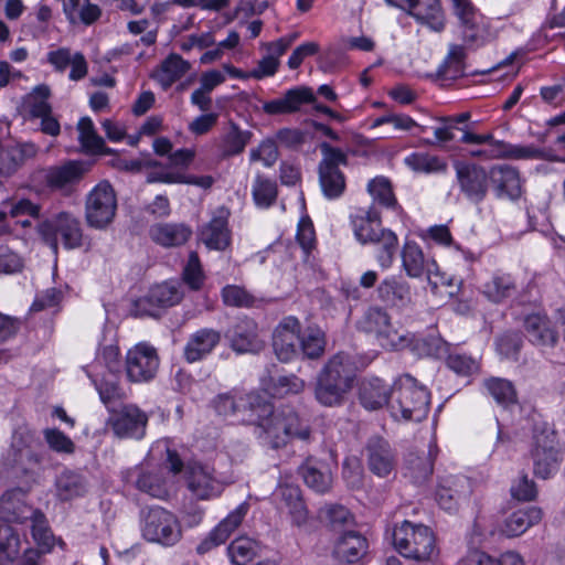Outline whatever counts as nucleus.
<instances>
[{"mask_svg":"<svg viewBox=\"0 0 565 565\" xmlns=\"http://www.w3.org/2000/svg\"><path fill=\"white\" fill-rule=\"evenodd\" d=\"M248 424L255 426L254 434L257 439L271 449L285 447L295 438L308 440L310 437L309 426L294 408H274L265 397L255 415L248 418Z\"/></svg>","mask_w":565,"mask_h":565,"instance_id":"obj_1","label":"nucleus"},{"mask_svg":"<svg viewBox=\"0 0 565 565\" xmlns=\"http://www.w3.org/2000/svg\"><path fill=\"white\" fill-rule=\"evenodd\" d=\"M430 394L409 374L401 375L391 388V414L395 419L420 422L428 415Z\"/></svg>","mask_w":565,"mask_h":565,"instance_id":"obj_2","label":"nucleus"},{"mask_svg":"<svg viewBox=\"0 0 565 565\" xmlns=\"http://www.w3.org/2000/svg\"><path fill=\"white\" fill-rule=\"evenodd\" d=\"M358 329L374 334L384 349L402 350L408 348L413 342L411 333L394 328L386 310L377 306L365 310L358 321Z\"/></svg>","mask_w":565,"mask_h":565,"instance_id":"obj_3","label":"nucleus"},{"mask_svg":"<svg viewBox=\"0 0 565 565\" xmlns=\"http://www.w3.org/2000/svg\"><path fill=\"white\" fill-rule=\"evenodd\" d=\"M322 159L318 166L319 184L329 200L340 198L345 191V177L340 166L348 164V154L328 142L320 143Z\"/></svg>","mask_w":565,"mask_h":565,"instance_id":"obj_4","label":"nucleus"},{"mask_svg":"<svg viewBox=\"0 0 565 565\" xmlns=\"http://www.w3.org/2000/svg\"><path fill=\"white\" fill-rule=\"evenodd\" d=\"M25 492L21 488L6 491L0 498V520L30 527V530H49L45 515L24 503Z\"/></svg>","mask_w":565,"mask_h":565,"instance_id":"obj_5","label":"nucleus"},{"mask_svg":"<svg viewBox=\"0 0 565 565\" xmlns=\"http://www.w3.org/2000/svg\"><path fill=\"white\" fill-rule=\"evenodd\" d=\"M117 211V198L109 182L93 188L85 201V220L88 226L104 230L113 223Z\"/></svg>","mask_w":565,"mask_h":565,"instance_id":"obj_6","label":"nucleus"},{"mask_svg":"<svg viewBox=\"0 0 565 565\" xmlns=\"http://www.w3.org/2000/svg\"><path fill=\"white\" fill-rule=\"evenodd\" d=\"M533 473L541 479L552 478L559 469L562 455L558 448L557 436L553 430L535 433L531 450Z\"/></svg>","mask_w":565,"mask_h":565,"instance_id":"obj_7","label":"nucleus"},{"mask_svg":"<svg viewBox=\"0 0 565 565\" xmlns=\"http://www.w3.org/2000/svg\"><path fill=\"white\" fill-rule=\"evenodd\" d=\"M186 489L198 500H212L224 491V484L210 465L189 462L184 469Z\"/></svg>","mask_w":565,"mask_h":565,"instance_id":"obj_8","label":"nucleus"},{"mask_svg":"<svg viewBox=\"0 0 565 565\" xmlns=\"http://www.w3.org/2000/svg\"><path fill=\"white\" fill-rule=\"evenodd\" d=\"M39 232L45 238L60 237L66 249H75L83 245L81 221L70 212H60L39 225Z\"/></svg>","mask_w":565,"mask_h":565,"instance_id":"obj_9","label":"nucleus"},{"mask_svg":"<svg viewBox=\"0 0 565 565\" xmlns=\"http://www.w3.org/2000/svg\"><path fill=\"white\" fill-rule=\"evenodd\" d=\"M263 399L264 396L254 392L232 391L218 394L213 399V406L218 415L248 424V418L255 415Z\"/></svg>","mask_w":565,"mask_h":565,"instance_id":"obj_10","label":"nucleus"},{"mask_svg":"<svg viewBox=\"0 0 565 565\" xmlns=\"http://www.w3.org/2000/svg\"><path fill=\"white\" fill-rule=\"evenodd\" d=\"M157 350L146 343H138L126 354L125 370L127 379L134 383L151 381L159 369Z\"/></svg>","mask_w":565,"mask_h":565,"instance_id":"obj_11","label":"nucleus"},{"mask_svg":"<svg viewBox=\"0 0 565 565\" xmlns=\"http://www.w3.org/2000/svg\"><path fill=\"white\" fill-rule=\"evenodd\" d=\"M455 13L460 20L462 40L469 46H482L490 40V31L483 18L469 0H452Z\"/></svg>","mask_w":565,"mask_h":565,"instance_id":"obj_12","label":"nucleus"},{"mask_svg":"<svg viewBox=\"0 0 565 565\" xmlns=\"http://www.w3.org/2000/svg\"><path fill=\"white\" fill-rule=\"evenodd\" d=\"M183 298L181 286L174 281H166L153 286L149 292L135 301V316H157L158 308L178 305Z\"/></svg>","mask_w":565,"mask_h":565,"instance_id":"obj_13","label":"nucleus"},{"mask_svg":"<svg viewBox=\"0 0 565 565\" xmlns=\"http://www.w3.org/2000/svg\"><path fill=\"white\" fill-rule=\"evenodd\" d=\"M397 552L407 558L429 559L436 550L434 532H393Z\"/></svg>","mask_w":565,"mask_h":565,"instance_id":"obj_14","label":"nucleus"},{"mask_svg":"<svg viewBox=\"0 0 565 565\" xmlns=\"http://www.w3.org/2000/svg\"><path fill=\"white\" fill-rule=\"evenodd\" d=\"M299 320L289 316L284 318L273 334V348L277 359L289 362L299 354Z\"/></svg>","mask_w":565,"mask_h":565,"instance_id":"obj_15","label":"nucleus"},{"mask_svg":"<svg viewBox=\"0 0 565 565\" xmlns=\"http://www.w3.org/2000/svg\"><path fill=\"white\" fill-rule=\"evenodd\" d=\"M456 175L461 192L473 202L480 203L488 193L489 175L484 168L476 164H457Z\"/></svg>","mask_w":565,"mask_h":565,"instance_id":"obj_16","label":"nucleus"},{"mask_svg":"<svg viewBox=\"0 0 565 565\" xmlns=\"http://www.w3.org/2000/svg\"><path fill=\"white\" fill-rule=\"evenodd\" d=\"M230 210L220 206L211 220L202 226L199 237L209 249L224 250L231 244V230L228 228Z\"/></svg>","mask_w":565,"mask_h":565,"instance_id":"obj_17","label":"nucleus"},{"mask_svg":"<svg viewBox=\"0 0 565 565\" xmlns=\"http://www.w3.org/2000/svg\"><path fill=\"white\" fill-rule=\"evenodd\" d=\"M367 468L380 478H385L394 470L396 465L395 454L382 437H371L364 448Z\"/></svg>","mask_w":565,"mask_h":565,"instance_id":"obj_18","label":"nucleus"},{"mask_svg":"<svg viewBox=\"0 0 565 565\" xmlns=\"http://www.w3.org/2000/svg\"><path fill=\"white\" fill-rule=\"evenodd\" d=\"M147 423V415L134 405L122 407L109 419L111 430L119 438H141Z\"/></svg>","mask_w":565,"mask_h":565,"instance_id":"obj_19","label":"nucleus"},{"mask_svg":"<svg viewBox=\"0 0 565 565\" xmlns=\"http://www.w3.org/2000/svg\"><path fill=\"white\" fill-rule=\"evenodd\" d=\"M225 338L231 348L237 353H257L264 348V342L258 337V328L254 320L244 318L233 324Z\"/></svg>","mask_w":565,"mask_h":565,"instance_id":"obj_20","label":"nucleus"},{"mask_svg":"<svg viewBox=\"0 0 565 565\" xmlns=\"http://www.w3.org/2000/svg\"><path fill=\"white\" fill-rule=\"evenodd\" d=\"M469 492V482L463 476H446L438 481L436 501L441 509L456 512Z\"/></svg>","mask_w":565,"mask_h":565,"instance_id":"obj_21","label":"nucleus"},{"mask_svg":"<svg viewBox=\"0 0 565 565\" xmlns=\"http://www.w3.org/2000/svg\"><path fill=\"white\" fill-rule=\"evenodd\" d=\"M488 175L499 199L516 200L521 196V179L515 168L508 164H498L490 169Z\"/></svg>","mask_w":565,"mask_h":565,"instance_id":"obj_22","label":"nucleus"},{"mask_svg":"<svg viewBox=\"0 0 565 565\" xmlns=\"http://www.w3.org/2000/svg\"><path fill=\"white\" fill-rule=\"evenodd\" d=\"M316 97L308 87L288 89L281 97L265 102L263 111L270 116L292 114L300 109L303 104H312Z\"/></svg>","mask_w":565,"mask_h":565,"instance_id":"obj_23","label":"nucleus"},{"mask_svg":"<svg viewBox=\"0 0 565 565\" xmlns=\"http://www.w3.org/2000/svg\"><path fill=\"white\" fill-rule=\"evenodd\" d=\"M401 257L402 267L411 278H420L424 275L429 276L437 266L436 262L427 257L422 247L414 241H406L404 243Z\"/></svg>","mask_w":565,"mask_h":565,"instance_id":"obj_24","label":"nucleus"},{"mask_svg":"<svg viewBox=\"0 0 565 565\" xmlns=\"http://www.w3.org/2000/svg\"><path fill=\"white\" fill-rule=\"evenodd\" d=\"M88 169L89 166L83 161L70 160L44 170L43 178L50 189L61 190L79 181Z\"/></svg>","mask_w":565,"mask_h":565,"instance_id":"obj_25","label":"nucleus"},{"mask_svg":"<svg viewBox=\"0 0 565 565\" xmlns=\"http://www.w3.org/2000/svg\"><path fill=\"white\" fill-rule=\"evenodd\" d=\"M46 61L58 73L65 72V70L71 66L68 75L71 81L83 79L88 72V65L85 56L79 52L72 54L68 47H60L47 52Z\"/></svg>","mask_w":565,"mask_h":565,"instance_id":"obj_26","label":"nucleus"},{"mask_svg":"<svg viewBox=\"0 0 565 565\" xmlns=\"http://www.w3.org/2000/svg\"><path fill=\"white\" fill-rule=\"evenodd\" d=\"M350 222L355 238L363 245L370 244L379 236L377 233L385 230L382 227L380 212L373 206L351 214Z\"/></svg>","mask_w":565,"mask_h":565,"instance_id":"obj_27","label":"nucleus"},{"mask_svg":"<svg viewBox=\"0 0 565 565\" xmlns=\"http://www.w3.org/2000/svg\"><path fill=\"white\" fill-rule=\"evenodd\" d=\"M36 547L22 546L14 565H44V555L50 553L57 543L63 547L64 542L57 540L53 532H32Z\"/></svg>","mask_w":565,"mask_h":565,"instance_id":"obj_28","label":"nucleus"},{"mask_svg":"<svg viewBox=\"0 0 565 565\" xmlns=\"http://www.w3.org/2000/svg\"><path fill=\"white\" fill-rule=\"evenodd\" d=\"M30 439L26 433L14 431L11 448L8 452L10 463L19 467L23 472L31 471L34 467L40 466L42 461V457L30 448Z\"/></svg>","mask_w":565,"mask_h":565,"instance_id":"obj_29","label":"nucleus"},{"mask_svg":"<svg viewBox=\"0 0 565 565\" xmlns=\"http://www.w3.org/2000/svg\"><path fill=\"white\" fill-rule=\"evenodd\" d=\"M149 236L162 247H179L191 238L192 230L184 223H157L150 227Z\"/></svg>","mask_w":565,"mask_h":565,"instance_id":"obj_30","label":"nucleus"},{"mask_svg":"<svg viewBox=\"0 0 565 565\" xmlns=\"http://www.w3.org/2000/svg\"><path fill=\"white\" fill-rule=\"evenodd\" d=\"M221 334L211 328H203L192 333L184 347V359L196 362L207 356L220 343Z\"/></svg>","mask_w":565,"mask_h":565,"instance_id":"obj_31","label":"nucleus"},{"mask_svg":"<svg viewBox=\"0 0 565 565\" xmlns=\"http://www.w3.org/2000/svg\"><path fill=\"white\" fill-rule=\"evenodd\" d=\"M274 498L288 509L295 526H301L308 519V511L301 497L298 486L291 483H279L274 492Z\"/></svg>","mask_w":565,"mask_h":565,"instance_id":"obj_32","label":"nucleus"},{"mask_svg":"<svg viewBox=\"0 0 565 565\" xmlns=\"http://www.w3.org/2000/svg\"><path fill=\"white\" fill-rule=\"evenodd\" d=\"M407 13L418 23L427 25L435 32H440L445 28V18L439 0H412Z\"/></svg>","mask_w":565,"mask_h":565,"instance_id":"obj_33","label":"nucleus"},{"mask_svg":"<svg viewBox=\"0 0 565 565\" xmlns=\"http://www.w3.org/2000/svg\"><path fill=\"white\" fill-rule=\"evenodd\" d=\"M524 331L529 341L540 348H553L558 340L546 316L529 315L524 320Z\"/></svg>","mask_w":565,"mask_h":565,"instance_id":"obj_34","label":"nucleus"},{"mask_svg":"<svg viewBox=\"0 0 565 565\" xmlns=\"http://www.w3.org/2000/svg\"><path fill=\"white\" fill-rule=\"evenodd\" d=\"M376 291L382 301L398 308L408 307L413 302L409 284L396 276L382 280Z\"/></svg>","mask_w":565,"mask_h":565,"instance_id":"obj_35","label":"nucleus"},{"mask_svg":"<svg viewBox=\"0 0 565 565\" xmlns=\"http://www.w3.org/2000/svg\"><path fill=\"white\" fill-rule=\"evenodd\" d=\"M367 551V541L360 532H342L334 546L337 558L347 563H355Z\"/></svg>","mask_w":565,"mask_h":565,"instance_id":"obj_36","label":"nucleus"},{"mask_svg":"<svg viewBox=\"0 0 565 565\" xmlns=\"http://www.w3.org/2000/svg\"><path fill=\"white\" fill-rule=\"evenodd\" d=\"M88 489L85 477L72 470L61 472L55 480L56 495L62 501L83 497Z\"/></svg>","mask_w":565,"mask_h":565,"instance_id":"obj_37","label":"nucleus"},{"mask_svg":"<svg viewBox=\"0 0 565 565\" xmlns=\"http://www.w3.org/2000/svg\"><path fill=\"white\" fill-rule=\"evenodd\" d=\"M305 483L318 493H327L332 487V473L326 463L306 461L300 467Z\"/></svg>","mask_w":565,"mask_h":565,"instance_id":"obj_38","label":"nucleus"},{"mask_svg":"<svg viewBox=\"0 0 565 565\" xmlns=\"http://www.w3.org/2000/svg\"><path fill=\"white\" fill-rule=\"evenodd\" d=\"M317 518L321 525L334 530L358 525L353 513L347 507L339 503H329L321 507Z\"/></svg>","mask_w":565,"mask_h":565,"instance_id":"obj_39","label":"nucleus"},{"mask_svg":"<svg viewBox=\"0 0 565 565\" xmlns=\"http://www.w3.org/2000/svg\"><path fill=\"white\" fill-rule=\"evenodd\" d=\"M320 376L330 377L332 382L351 388L354 369L351 358L344 353L334 354L321 370Z\"/></svg>","mask_w":565,"mask_h":565,"instance_id":"obj_40","label":"nucleus"},{"mask_svg":"<svg viewBox=\"0 0 565 565\" xmlns=\"http://www.w3.org/2000/svg\"><path fill=\"white\" fill-rule=\"evenodd\" d=\"M391 398V390L380 379L364 381L360 388L361 404L370 411H375L387 405Z\"/></svg>","mask_w":565,"mask_h":565,"instance_id":"obj_41","label":"nucleus"},{"mask_svg":"<svg viewBox=\"0 0 565 565\" xmlns=\"http://www.w3.org/2000/svg\"><path fill=\"white\" fill-rule=\"evenodd\" d=\"M466 56L462 45L450 44L446 57L437 68V76L443 79H457L463 76Z\"/></svg>","mask_w":565,"mask_h":565,"instance_id":"obj_42","label":"nucleus"},{"mask_svg":"<svg viewBox=\"0 0 565 565\" xmlns=\"http://www.w3.org/2000/svg\"><path fill=\"white\" fill-rule=\"evenodd\" d=\"M299 353L307 359H319L326 349V334L318 326H308L301 330L299 326Z\"/></svg>","mask_w":565,"mask_h":565,"instance_id":"obj_43","label":"nucleus"},{"mask_svg":"<svg viewBox=\"0 0 565 565\" xmlns=\"http://www.w3.org/2000/svg\"><path fill=\"white\" fill-rule=\"evenodd\" d=\"M379 236L370 244L375 245L374 255L381 269L386 270L392 267L398 248L397 235L386 228L377 233Z\"/></svg>","mask_w":565,"mask_h":565,"instance_id":"obj_44","label":"nucleus"},{"mask_svg":"<svg viewBox=\"0 0 565 565\" xmlns=\"http://www.w3.org/2000/svg\"><path fill=\"white\" fill-rule=\"evenodd\" d=\"M78 140L83 150L89 154H110L111 149L105 146L104 139L95 131L94 124L89 117H83L77 124Z\"/></svg>","mask_w":565,"mask_h":565,"instance_id":"obj_45","label":"nucleus"},{"mask_svg":"<svg viewBox=\"0 0 565 565\" xmlns=\"http://www.w3.org/2000/svg\"><path fill=\"white\" fill-rule=\"evenodd\" d=\"M516 290L514 278L510 274L495 273L482 286L483 295L492 302H501Z\"/></svg>","mask_w":565,"mask_h":565,"instance_id":"obj_46","label":"nucleus"},{"mask_svg":"<svg viewBox=\"0 0 565 565\" xmlns=\"http://www.w3.org/2000/svg\"><path fill=\"white\" fill-rule=\"evenodd\" d=\"M190 68V64L178 54H170L160 65L154 74V78L168 89L173 83L179 81Z\"/></svg>","mask_w":565,"mask_h":565,"instance_id":"obj_47","label":"nucleus"},{"mask_svg":"<svg viewBox=\"0 0 565 565\" xmlns=\"http://www.w3.org/2000/svg\"><path fill=\"white\" fill-rule=\"evenodd\" d=\"M252 132L242 130L236 124L230 122L227 130L220 139V149L225 158L242 153L249 142Z\"/></svg>","mask_w":565,"mask_h":565,"instance_id":"obj_48","label":"nucleus"},{"mask_svg":"<svg viewBox=\"0 0 565 565\" xmlns=\"http://www.w3.org/2000/svg\"><path fill=\"white\" fill-rule=\"evenodd\" d=\"M367 192L373 201L385 209L394 211L396 214L403 212L398 204L392 188L391 181L385 177H376L367 183Z\"/></svg>","mask_w":565,"mask_h":565,"instance_id":"obj_49","label":"nucleus"},{"mask_svg":"<svg viewBox=\"0 0 565 565\" xmlns=\"http://www.w3.org/2000/svg\"><path fill=\"white\" fill-rule=\"evenodd\" d=\"M136 487L157 499H167L171 491L170 483L161 472L142 471L136 480Z\"/></svg>","mask_w":565,"mask_h":565,"instance_id":"obj_50","label":"nucleus"},{"mask_svg":"<svg viewBox=\"0 0 565 565\" xmlns=\"http://www.w3.org/2000/svg\"><path fill=\"white\" fill-rule=\"evenodd\" d=\"M36 147L33 143H20L9 147L0 154V160L3 164V169L7 172H14L29 159H32L36 154Z\"/></svg>","mask_w":565,"mask_h":565,"instance_id":"obj_51","label":"nucleus"},{"mask_svg":"<svg viewBox=\"0 0 565 565\" xmlns=\"http://www.w3.org/2000/svg\"><path fill=\"white\" fill-rule=\"evenodd\" d=\"M349 390L345 385L332 382L330 377L319 375L316 386V398L324 406H335L342 402L344 394Z\"/></svg>","mask_w":565,"mask_h":565,"instance_id":"obj_52","label":"nucleus"},{"mask_svg":"<svg viewBox=\"0 0 565 565\" xmlns=\"http://www.w3.org/2000/svg\"><path fill=\"white\" fill-rule=\"evenodd\" d=\"M483 385L499 405L507 407L518 402L515 387L509 380L490 377L484 380Z\"/></svg>","mask_w":565,"mask_h":565,"instance_id":"obj_53","label":"nucleus"},{"mask_svg":"<svg viewBox=\"0 0 565 565\" xmlns=\"http://www.w3.org/2000/svg\"><path fill=\"white\" fill-rule=\"evenodd\" d=\"M411 337L413 338V342L409 347L414 345V350L423 355L446 360L452 349L451 344L439 335H429L420 339H416L413 334H411Z\"/></svg>","mask_w":565,"mask_h":565,"instance_id":"obj_54","label":"nucleus"},{"mask_svg":"<svg viewBox=\"0 0 565 565\" xmlns=\"http://www.w3.org/2000/svg\"><path fill=\"white\" fill-rule=\"evenodd\" d=\"M141 522L148 530H172L178 519L170 511L161 507H151L141 511Z\"/></svg>","mask_w":565,"mask_h":565,"instance_id":"obj_55","label":"nucleus"},{"mask_svg":"<svg viewBox=\"0 0 565 565\" xmlns=\"http://www.w3.org/2000/svg\"><path fill=\"white\" fill-rule=\"evenodd\" d=\"M257 551L258 543L247 535L236 537L227 547L228 555L236 565H245L252 561Z\"/></svg>","mask_w":565,"mask_h":565,"instance_id":"obj_56","label":"nucleus"},{"mask_svg":"<svg viewBox=\"0 0 565 565\" xmlns=\"http://www.w3.org/2000/svg\"><path fill=\"white\" fill-rule=\"evenodd\" d=\"M405 164L415 172L435 173L447 168L439 157L429 153H412L405 158Z\"/></svg>","mask_w":565,"mask_h":565,"instance_id":"obj_57","label":"nucleus"},{"mask_svg":"<svg viewBox=\"0 0 565 565\" xmlns=\"http://www.w3.org/2000/svg\"><path fill=\"white\" fill-rule=\"evenodd\" d=\"M22 550L20 532H0V565H14Z\"/></svg>","mask_w":565,"mask_h":565,"instance_id":"obj_58","label":"nucleus"},{"mask_svg":"<svg viewBox=\"0 0 565 565\" xmlns=\"http://www.w3.org/2000/svg\"><path fill=\"white\" fill-rule=\"evenodd\" d=\"M433 469L434 463L429 456L409 455L406 461V475L417 484L426 482Z\"/></svg>","mask_w":565,"mask_h":565,"instance_id":"obj_59","label":"nucleus"},{"mask_svg":"<svg viewBox=\"0 0 565 565\" xmlns=\"http://www.w3.org/2000/svg\"><path fill=\"white\" fill-rule=\"evenodd\" d=\"M447 366L460 376H471L480 370L479 361L466 353L451 349L446 358Z\"/></svg>","mask_w":565,"mask_h":565,"instance_id":"obj_60","label":"nucleus"},{"mask_svg":"<svg viewBox=\"0 0 565 565\" xmlns=\"http://www.w3.org/2000/svg\"><path fill=\"white\" fill-rule=\"evenodd\" d=\"M253 198L258 207H269L277 198V184L274 180L257 175L253 184Z\"/></svg>","mask_w":565,"mask_h":565,"instance_id":"obj_61","label":"nucleus"},{"mask_svg":"<svg viewBox=\"0 0 565 565\" xmlns=\"http://www.w3.org/2000/svg\"><path fill=\"white\" fill-rule=\"evenodd\" d=\"M542 515L543 512L537 507L518 510L508 518L507 526L509 530H529L541 522Z\"/></svg>","mask_w":565,"mask_h":565,"instance_id":"obj_62","label":"nucleus"},{"mask_svg":"<svg viewBox=\"0 0 565 565\" xmlns=\"http://www.w3.org/2000/svg\"><path fill=\"white\" fill-rule=\"evenodd\" d=\"M306 383L295 374L278 376L271 381L269 391L274 397H285L299 394L305 390Z\"/></svg>","mask_w":565,"mask_h":565,"instance_id":"obj_63","label":"nucleus"},{"mask_svg":"<svg viewBox=\"0 0 565 565\" xmlns=\"http://www.w3.org/2000/svg\"><path fill=\"white\" fill-rule=\"evenodd\" d=\"M51 89L47 85H38L33 88L29 97L30 115L34 118H41L52 113V107L47 102Z\"/></svg>","mask_w":565,"mask_h":565,"instance_id":"obj_64","label":"nucleus"}]
</instances>
